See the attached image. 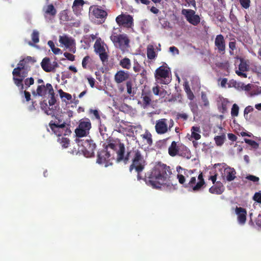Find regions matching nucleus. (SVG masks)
Wrapping results in <instances>:
<instances>
[{
    "instance_id": "nucleus-1",
    "label": "nucleus",
    "mask_w": 261,
    "mask_h": 261,
    "mask_svg": "<svg viewBox=\"0 0 261 261\" xmlns=\"http://www.w3.org/2000/svg\"><path fill=\"white\" fill-rule=\"evenodd\" d=\"M172 174L171 169L169 166L159 162L147 173L145 180L148 185L154 189H160L162 186L174 189L170 182Z\"/></svg>"
},
{
    "instance_id": "nucleus-2",
    "label": "nucleus",
    "mask_w": 261,
    "mask_h": 261,
    "mask_svg": "<svg viewBox=\"0 0 261 261\" xmlns=\"http://www.w3.org/2000/svg\"><path fill=\"white\" fill-rule=\"evenodd\" d=\"M129 157L132 159V162L129 168V171L132 172L133 169H135L137 173V179L138 180L143 179V176L141 172L144 169L146 163L141 150L138 148H133L127 153L124 159L125 163L127 162Z\"/></svg>"
},
{
    "instance_id": "nucleus-3",
    "label": "nucleus",
    "mask_w": 261,
    "mask_h": 261,
    "mask_svg": "<svg viewBox=\"0 0 261 261\" xmlns=\"http://www.w3.org/2000/svg\"><path fill=\"white\" fill-rule=\"evenodd\" d=\"M110 38L114 46L123 52L129 47L130 40L126 34H121L120 27L113 28Z\"/></svg>"
},
{
    "instance_id": "nucleus-4",
    "label": "nucleus",
    "mask_w": 261,
    "mask_h": 261,
    "mask_svg": "<svg viewBox=\"0 0 261 261\" xmlns=\"http://www.w3.org/2000/svg\"><path fill=\"white\" fill-rule=\"evenodd\" d=\"M171 71L166 63L158 68L154 73L156 81L162 84L167 85L171 82Z\"/></svg>"
},
{
    "instance_id": "nucleus-5",
    "label": "nucleus",
    "mask_w": 261,
    "mask_h": 261,
    "mask_svg": "<svg viewBox=\"0 0 261 261\" xmlns=\"http://www.w3.org/2000/svg\"><path fill=\"white\" fill-rule=\"evenodd\" d=\"M75 141L79 146L80 150L86 157L88 158L94 155L96 145L93 140L76 138Z\"/></svg>"
},
{
    "instance_id": "nucleus-6",
    "label": "nucleus",
    "mask_w": 261,
    "mask_h": 261,
    "mask_svg": "<svg viewBox=\"0 0 261 261\" xmlns=\"http://www.w3.org/2000/svg\"><path fill=\"white\" fill-rule=\"evenodd\" d=\"M91 127V122L89 118L81 119L79 120L78 126L74 130L76 137L80 138L87 136L89 134Z\"/></svg>"
},
{
    "instance_id": "nucleus-7",
    "label": "nucleus",
    "mask_w": 261,
    "mask_h": 261,
    "mask_svg": "<svg viewBox=\"0 0 261 261\" xmlns=\"http://www.w3.org/2000/svg\"><path fill=\"white\" fill-rule=\"evenodd\" d=\"M49 126L52 132L58 137L67 136L71 133L70 129L66 125L65 122L59 124L51 120L49 123Z\"/></svg>"
},
{
    "instance_id": "nucleus-8",
    "label": "nucleus",
    "mask_w": 261,
    "mask_h": 261,
    "mask_svg": "<svg viewBox=\"0 0 261 261\" xmlns=\"http://www.w3.org/2000/svg\"><path fill=\"white\" fill-rule=\"evenodd\" d=\"M181 14L184 15L186 20L193 25H197L200 22V18L195 11L192 9H182Z\"/></svg>"
},
{
    "instance_id": "nucleus-9",
    "label": "nucleus",
    "mask_w": 261,
    "mask_h": 261,
    "mask_svg": "<svg viewBox=\"0 0 261 261\" xmlns=\"http://www.w3.org/2000/svg\"><path fill=\"white\" fill-rule=\"evenodd\" d=\"M13 81L14 84L18 88L19 92L22 94L24 86L23 84V80L27 76V72L22 71V72H17V71H12Z\"/></svg>"
},
{
    "instance_id": "nucleus-10",
    "label": "nucleus",
    "mask_w": 261,
    "mask_h": 261,
    "mask_svg": "<svg viewBox=\"0 0 261 261\" xmlns=\"http://www.w3.org/2000/svg\"><path fill=\"white\" fill-rule=\"evenodd\" d=\"M116 21L119 27L130 28L133 25V18L130 15H119L116 17Z\"/></svg>"
},
{
    "instance_id": "nucleus-11",
    "label": "nucleus",
    "mask_w": 261,
    "mask_h": 261,
    "mask_svg": "<svg viewBox=\"0 0 261 261\" xmlns=\"http://www.w3.org/2000/svg\"><path fill=\"white\" fill-rule=\"evenodd\" d=\"M89 12L91 16L96 18L100 19L102 21L101 22H103L105 21L108 15V13L106 11L95 6H91L90 7Z\"/></svg>"
},
{
    "instance_id": "nucleus-12",
    "label": "nucleus",
    "mask_w": 261,
    "mask_h": 261,
    "mask_svg": "<svg viewBox=\"0 0 261 261\" xmlns=\"http://www.w3.org/2000/svg\"><path fill=\"white\" fill-rule=\"evenodd\" d=\"M95 53L99 55L101 61L103 63L107 61L108 55L106 51L104 46L101 44L100 41L97 40L94 45Z\"/></svg>"
},
{
    "instance_id": "nucleus-13",
    "label": "nucleus",
    "mask_w": 261,
    "mask_h": 261,
    "mask_svg": "<svg viewBox=\"0 0 261 261\" xmlns=\"http://www.w3.org/2000/svg\"><path fill=\"white\" fill-rule=\"evenodd\" d=\"M59 42L61 44H63L66 48H69L70 51L75 53L76 49L74 39L66 35L60 36L59 37Z\"/></svg>"
},
{
    "instance_id": "nucleus-14",
    "label": "nucleus",
    "mask_w": 261,
    "mask_h": 261,
    "mask_svg": "<svg viewBox=\"0 0 261 261\" xmlns=\"http://www.w3.org/2000/svg\"><path fill=\"white\" fill-rule=\"evenodd\" d=\"M155 129L158 134H164L168 131V120L162 118L156 121Z\"/></svg>"
},
{
    "instance_id": "nucleus-15",
    "label": "nucleus",
    "mask_w": 261,
    "mask_h": 261,
    "mask_svg": "<svg viewBox=\"0 0 261 261\" xmlns=\"http://www.w3.org/2000/svg\"><path fill=\"white\" fill-rule=\"evenodd\" d=\"M111 156L110 153L105 149L98 153L97 163L99 164H105L106 167L109 165V158Z\"/></svg>"
},
{
    "instance_id": "nucleus-16",
    "label": "nucleus",
    "mask_w": 261,
    "mask_h": 261,
    "mask_svg": "<svg viewBox=\"0 0 261 261\" xmlns=\"http://www.w3.org/2000/svg\"><path fill=\"white\" fill-rule=\"evenodd\" d=\"M47 91H48V93H54L53 86L49 83L46 84L45 86L44 85H39L36 90V94H35V91H33L32 93L34 95L36 94L40 96H43L46 94Z\"/></svg>"
},
{
    "instance_id": "nucleus-17",
    "label": "nucleus",
    "mask_w": 261,
    "mask_h": 261,
    "mask_svg": "<svg viewBox=\"0 0 261 261\" xmlns=\"http://www.w3.org/2000/svg\"><path fill=\"white\" fill-rule=\"evenodd\" d=\"M215 45L218 49V53L221 54H224L225 52V41L224 36L221 35L216 36L215 40Z\"/></svg>"
},
{
    "instance_id": "nucleus-18",
    "label": "nucleus",
    "mask_w": 261,
    "mask_h": 261,
    "mask_svg": "<svg viewBox=\"0 0 261 261\" xmlns=\"http://www.w3.org/2000/svg\"><path fill=\"white\" fill-rule=\"evenodd\" d=\"M236 213L238 216V221L241 224H244L246 221L247 211L241 207H236Z\"/></svg>"
},
{
    "instance_id": "nucleus-19",
    "label": "nucleus",
    "mask_w": 261,
    "mask_h": 261,
    "mask_svg": "<svg viewBox=\"0 0 261 261\" xmlns=\"http://www.w3.org/2000/svg\"><path fill=\"white\" fill-rule=\"evenodd\" d=\"M107 144L105 148V150H108V148H110L114 151H116L117 146H118L121 142L119 139L110 137L107 140Z\"/></svg>"
},
{
    "instance_id": "nucleus-20",
    "label": "nucleus",
    "mask_w": 261,
    "mask_h": 261,
    "mask_svg": "<svg viewBox=\"0 0 261 261\" xmlns=\"http://www.w3.org/2000/svg\"><path fill=\"white\" fill-rule=\"evenodd\" d=\"M129 77V74L127 71L119 70L115 75V81L117 83H121L126 81Z\"/></svg>"
},
{
    "instance_id": "nucleus-21",
    "label": "nucleus",
    "mask_w": 261,
    "mask_h": 261,
    "mask_svg": "<svg viewBox=\"0 0 261 261\" xmlns=\"http://www.w3.org/2000/svg\"><path fill=\"white\" fill-rule=\"evenodd\" d=\"M224 178L228 181H232L236 177V170L233 168L229 167L224 169Z\"/></svg>"
},
{
    "instance_id": "nucleus-22",
    "label": "nucleus",
    "mask_w": 261,
    "mask_h": 261,
    "mask_svg": "<svg viewBox=\"0 0 261 261\" xmlns=\"http://www.w3.org/2000/svg\"><path fill=\"white\" fill-rule=\"evenodd\" d=\"M224 186L220 181L216 182V184L209 189V192L211 194L220 195L224 191Z\"/></svg>"
},
{
    "instance_id": "nucleus-23",
    "label": "nucleus",
    "mask_w": 261,
    "mask_h": 261,
    "mask_svg": "<svg viewBox=\"0 0 261 261\" xmlns=\"http://www.w3.org/2000/svg\"><path fill=\"white\" fill-rule=\"evenodd\" d=\"M193 173V171L192 170H184V172L182 174H178L177 175V178L178 180V182L181 185H184L186 182V178L189 177Z\"/></svg>"
},
{
    "instance_id": "nucleus-24",
    "label": "nucleus",
    "mask_w": 261,
    "mask_h": 261,
    "mask_svg": "<svg viewBox=\"0 0 261 261\" xmlns=\"http://www.w3.org/2000/svg\"><path fill=\"white\" fill-rule=\"evenodd\" d=\"M179 147L175 141H173L168 148L169 154L171 156H176L179 151Z\"/></svg>"
},
{
    "instance_id": "nucleus-25",
    "label": "nucleus",
    "mask_w": 261,
    "mask_h": 261,
    "mask_svg": "<svg viewBox=\"0 0 261 261\" xmlns=\"http://www.w3.org/2000/svg\"><path fill=\"white\" fill-rule=\"evenodd\" d=\"M191 138L195 139V140H198L201 138V135L200 133L201 132L200 128L199 126H193L191 127Z\"/></svg>"
},
{
    "instance_id": "nucleus-26",
    "label": "nucleus",
    "mask_w": 261,
    "mask_h": 261,
    "mask_svg": "<svg viewBox=\"0 0 261 261\" xmlns=\"http://www.w3.org/2000/svg\"><path fill=\"white\" fill-rule=\"evenodd\" d=\"M141 98L142 99L143 104L144 107L148 106L151 101V95L150 92H143Z\"/></svg>"
},
{
    "instance_id": "nucleus-27",
    "label": "nucleus",
    "mask_w": 261,
    "mask_h": 261,
    "mask_svg": "<svg viewBox=\"0 0 261 261\" xmlns=\"http://www.w3.org/2000/svg\"><path fill=\"white\" fill-rule=\"evenodd\" d=\"M41 66L42 68L44 70L45 72H51V69L50 68V66H51V63L50 62V59L48 57L44 58L41 63Z\"/></svg>"
},
{
    "instance_id": "nucleus-28",
    "label": "nucleus",
    "mask_w": 261,
    "mask_h": 261,
    "mask_svg": "<svg viewBox=\"0 0 261 261\" xmlns=\"http://www.w3.org/2000/svg\"><path fill=\"white\" fill-rule=\"evenodd\" d=\"M85 2L84 0H74L72 6L73 11L77 14L82 8Z\"/></svg>"
},
{
    "instance_id": "nucleus-29",
    "label": "nucleus",
    "mask_w": 261,
    "mask_h": 261,
    "mask_svg": "<svg viewBox=\"0 0 261 261\" xmlns=\"http://www.w3.org/2000/svg\"><path fill=\"white\" fill-rule=\"evenodd\" d=\"M118 147L119 149L116 152L117 154V160L119 162L122 160L124 161L125 157H124L125 147L124 144L121 143L118 146Z\"/></svg>"
},
{
    "instance_id": "nucleus-30",
    "label": "nucleus",
    "mask_w": 261,
    "mask_h": 261,
    "mask_svg": "<svg viewBox=\"0 0 261 261\" xmlns=\"http://www.w3.org/2000/svg\"><path fill=\"white\" fill-rule=\"evenodd\" d=\"M152 90L155 95H158L161 98H164L167 94V91L163 88L161 89L158 85L153 87Z\"/></svg>"
},
{
    "instance_id": "nucleus-31",
    "label": "nucleus",
    "mask_w": 261,
    "mask_h": 261,
    "mask_svg": "<svg viewBox=\"0 0 261 261\" xmlns=\"http://www.w3.org/2000/svg\"><path fill=\"white\" fill-rule=\"evenodd\" d=\"M198 179H199V181L193 187L194 191H199L201 188V187L205 184V181L203 178L202 173H200L199 174L198 176Z\"/></svg>"
},
{
    "instance_id": "nucleus-32",
    "label": "nucleus",
    "mask_w": 261,
    "mask_h": 261,
    "mask_svg": "<svg viewBox=\"0 0 261 261\" xmlns=\"http://www.w3.org/2000/svg\"><path fill=\"white\" fill-rule=\"evenodd\" d=\"M147 56L149 59H154L156 57L153 45L149 44L147 47Z\"/></svg>"
},
{
    "instance_id": "nucleus-33",
    "label": "nucleus",
    "mask_w": 261,
    "mask_h": 261,
    "mask_svg": "<svg viewBox=\"0 0 261 261\" xmlns=\"http://www.w3.org/2000/svg\"><path fill=\"white\" fill-rule=\"evenodd\" d=\"M184 88L187 93L188 98L191 100H193L195 96L187 82L184 83Z\"/></svg>"
},
{
    "instance_id": "nucleus-34",
    "label": "nucleus",
    "mask_w": 261,
    "mask_h": 261,
    "mask_svg": "<svg viewBox=\"0 0 261 261\" xmlns=\"http://www.w3.org/2000/svg\"><path fill=\"white\" fill-rule=\"evenodd\" d=\"M120 65L123 68L126 69H129L131 67V62L129 59L125 57L121 59L120 61Z\"/></svg>"
},
{
    "instance_id": "nucleus-35",
    "label": "nucleus",
    "mask_w": 261,
    "mask_h": 261,
    "mask_svg": "<svg viewBox=\"0 0 261 261\" xmlns=\"http://www.w3.org/2000/svg\"><path fill=\"white\" fill-rule=\"evenodd\" d=\"M229 101L226 99L222 98L221 99V105L219 107L220 111L222 113H225L227 109V105Z\"/></svg>"
},
{
    "instance_id": "nucleus-36",
    "label": "nucleus",
    "mask_w": 261,
    "mask_h": 261,
    "mask_svg": "<svg viewBox=\"0 0 261 261\" xmlns=\"http://www.w3.org/2000/svg\"><path fill=\"white\" fill-rule=\"evenodd\" d=\"M89 114L91 116V118L92 119H95L97 120L100 123H101L100 116L97 110H93L90 109L89 110Z\"/></svg>"
},
{
    "instance_id": "nucleus-37",
    "label": "nucleus",
    "mask_w": 261,
    "mask_h": 261,
    "mask_svg": "<svg viewBox=\"0 0 261 261\" xmlns=\"http://www.w3.org/2000/svg\"><path fill=\"white\" fill-rule=\"evenodd\" d=\"M47 44L50 47L52 51L54 53V54L58 55L60 54H62L61 50L59 48L55 47L54 43L53 41H48L47 42Z\"/></svg>"
},
{
    "instance_id": "nucleus-38",
    "label": "nucleus",
    "mask_w": 261,
    "mask_h": 261,
    "mask_svg": "<svg viewBox=\"0 0 261 261\" xmlns=\"http://www.w3.org/2000/svg\"><path fill=\"white\" fill-rule=\"evenodd\" d=\"M225 140V136L224 134L221 136H215L214 138L216 144L219 146H221L223 144Z\"/></svg>"
},
{
    "instance_id": "nucleus-39",
    "label": "nucleus",
    "mask_w": 261,
    "mask_h": 261,
    "mask_svg": "<svg viewBox=\"0 0 261 261\" xmlns=\"http://www.w3.org/2000/svg\"><path fill=\"white\" fill-rule=\"evenodd\" d=\"M45 13L51 16H55L57 13V11L53 4L48 5L45 11Z\"/></svg>"
},
{
    "instance_id": "nucleus-40",
    "label": "nucleus",
    "mask_w": 261,
    "mask_h": 261,
    "mask_svg": "<svg viewBox=\"0 0 261 261\" xmlns=\"http://www.w3.org/2000/svg\"><path fill=\"white\" fill-rule=\"evenodd\" d=\"M196 177H192L189 181L188 183L185 184L184 185V187L186 188H192V190H193V187L196 185Z\"/></svg>"
},
{
    "instance_id": "nucleus-41",
    "label": "nucleus",
    "mask_w": 261,
    "mask_h": 261,
    "mask_svg": "<svg viewBox=\"0 0 261 261\" xmlns=\"http://www.w3.org/2000/svg\"><path fill=\"white\" fill-rule=\"evenodd\" d=\"M239 70L245 72L249 70V65L246 63L245 61L243 60H241V62L239 65Z\"/></svg>"
},
{
    "instance_id": "nucleus-42",
    "label": "nucleus",
    "mask_w": 261,
    "mask_h": 261,
    "mask_svg": "<svg viewBox=\"0 0 261 261\" xmlns=\"http://www.w3.org/2000/svg\"><path fill=\"white\" fill-rule=\"evenodd\" d=\"M91 59L90 56H85L82 62V67L84 69H87L88 67V64L90 63L91 62Z\"/></svg>"
},
{
    "instance_id": "nucleus-43",
    "label": "nucleus",
    "mask_w": 261,
    "mask_h": 261,
    "mask_svg": "<svg viewBox=\"0 0 261 261\" xmlns=\"http://www.w3.org/2000/svg\"><path fill=\"white\" fill-rule=\"evenodd\" d=\"M143 139L146 140L147 144L151 145L152 144V135L151 134L146 132L144 134L142 135Z\"/></svg>"
},
{
    "instance_id": "nucleus-44",
    "label": "nucleus",
    "mask_w": 261,
    "mask_h": 261,
    "mask_svg": "<svg viewBox=\"0 0 261 261\" xmlns=\"http://www.w3.org/2000/svg\"><path fill=\"white\" fill-rule=\"evenodd\" d=\"M244 141L254 149H257L259 147V144L254 140L245 138L244 139Z\"/></svg>"
},
{
    "instance_id": "nucleus-45",
    "label": "nucleus",
    "mask_w": 261,
    "mask_h": 261,
    "mask_svg": "<svg viewBox=\"0 0 261 261\" xmlns=\"http://www.w3.org/2000/svg\"><path fill=\"white\" fill-rule=\"evenodd\" d=\"M31 38L33 42L34 43H37L39 41V34L37 30H34L32 35Z\"/></svg>"
},
{
    "instance_id": "nucleus-46",
    "label": "nucleus",
    "mask_w": 261,
    "mask_h": 261,
    "mask_svg": "<svg viewBox=\"0 0 261 261\" xmlns=\"http://www.w3.org/2000/svg\"><path fill=\"white\" fill-rule=\"evenodd\" d=\"M59 93L60 97L62 98H65V99H66L67 100H71L72 98V96H71V94L64 92L62 89H60L59 90Z\"/></svg>"
},
{
    "instance_id": "nucleus-47",
    "label": "nucleus",
    "mask_w": 261,
    "mask_h": 261,
    "mask_svg": "<svg viewBox=\"0 0 261 261\" xmlns=\"http://www.w3.org/2000/svg\"><path fill=\"white\" fill-rule=\"evenodd\" d=\"M239 108L238 106L234 103L232 105L231 110V115L232 117L238 116L239 114Z\"/></svg>"
},
{
    "instance_id": "nucleus-48",
    "label": "nucleus",
    "mask_w": 261,
    "mask_h": 261,
    "mask_svg": "<svg viewBox=\"0 0 261 261\" xmlns=\"http://www.w3.org/2000/svg\"><path fill=\"white\" fill-rule=\"evenodd\" d=\"M239 2L242 7L244 9H247L250 6V0H239Z\"/></svg>"
},
{
    "instance_id": "nucleus-49",
    "label": "nucleus",
    "mask_w": 261,
    "mask_h": 261,
    "mask_svg": "<svg viewBox=\"0 0 261 261\" xmlns=\"http://www.w3.org/2000/svg\"><path fill=\"white\" fill-rule=\"evenodd\" d=\"M23 81L25 89H28L29 87H30V86L33 85L34 83V80L32 77L27 78Z\"/></svg>"
},
{
    "instance_id": "nucleus-50",
    "label": "nucleus",
    "mask_w": 261,
    "mask_h": 261,
    "mask_svg": "<svg viewBox=\"0 0 261 261\" xmlns=\"http://www.w3.org/2000/svg\"><path fill=\"white\" fill-rule=\"evenodd\" d=\"M126 89H127V93L129 95H134V93L132 90L133 83L131 81H127L126 83Z\"/></svg>"
},
{
    "instance_id": "nucleus-51",
    "label": "nucleus",
    "mask_w": 261,
    "mask_h": 261,
    "mask_svg": "<svg viewBox=\"0 0 261 261\" xmlns=\"http://www.w3.org/2000/svg\"><path fill=\"white\" fill-rule=\"evenodd\" d=\"M233 40V41H230L229 42V47L230 49L229 53L230 55H233V50L236 49V42L234 39Z\"/></svg>"
},
{
    "instance_id": "nucleus-52",
    "label": "nucleus",
    "mask_w": 261,
    "mask_h": 261,
    "mask_svg": "<svg viewBox=\"0 0 261 261\" xmlns=\"http://www.w3.org/2000/svg\"><path fill=\"white\" fill-rule=\"evenodd\" d=\"M23 61H22V60H21L17 64V67L15 68L13 71H17V72H22L23 71L22 70H23L24 69V67L23 66V65H22V62H23Z\"/></svg>"
},
{
    "instance_id": "nucleus-53",
    "label": "nucleus",
    "mask_w": 261,
    "mask_h": 261,
    "mask_svg": "<svg viewBox=\"0 0 261 261\" xmlns=\"http://www.w3.org/2000/svg\"><path fill=\"white\" fill-rule=\"evenodd\" d=\"M201 99L204 106L206 107L209 105V101L207 98L206 95L203 92H202L201 93Z\"/></svg>"
},
{
    "instance_id": "nucleus-54",
    "label": "nucleus",
    "mask_w": 261,
    "mask_h": 261,
    "mask_svg": "<svg viewBox=\"0 0 261 261\" xmlns=\"http://www.w3.org/2000/svg\"><path fill=\"white\" fill-rule=\"evenodd\" d=\"M22 60L23 61V62H25L27 65L29 63L34 64L36 62L34 58L30 56H28L26 58L22 59Z\"/></svg>"
},
{
    "instance_id": "nucleus-55",
    "label": "nucleus",
    "mask_w": 261,
    "mask_h": 261,
    "mask_svg": "<svg viewBox=\"0 0 261 261\" xmlns=\"http://www.w3.org/2000/svg\"><path fill=\"white\" fill-rule=\"evenodd\" d=\"M253 199L258 203H261V192H256L254 194Z\"/></svg>"
},
{
    "instance_id": "nucleus-56",
    "label": "nucleus",
    "mask_w": 261,
    "mask_h": 261,
    "mask_svg": "<svg viewBox=\"0 0 261 261\" xmlns=\"http://www.w3.org/2000/svg\"><path fill=\"white\" fill-rule=\"evenodd\" d=\"M61 143L63 147L67 148L69 144V140L67 138L62 137Z\"/></svg>"
},
{
    "instance_id": "nucleus-57",
    "label": "nucleus",
    "mask_w": 261,
    "mask_h": 261,
    "mask_svg": "<svg viewBox=\"0 0 261 261\" xmlns=\"http://www.w3.org/2000/svg\"><path fill=\"white\" fill-rule=\"evenodd\" d=\"M64 56L66 59H67L68 60H69L70 61H73L75 60V56L73 55H72L69 53H67V52L64 53Z\"/></svg>"
},
{
    "instance_id": "nucleus-58",
    "label": "nucleus",
    "mask_w": 261,
    "mask_h": 261,
    "mask_svg": "<svg viewBox=\"0 0 261 261\" xmlns=\"http://www.w3.org/2000/svg\"><path fill=\"white\" fill-rule=\"evenodd\" d=\"M50 95V98L48 100V103L50 106H53L55 104L56 102V100L55 97V93H49Z\"/></svg>"
},
{
    "instance_id": "nucleus-59",
    "label": "nucleus",
    "mask_w": 261,
    "mask_h": 261,
    "mask_svg": "<svg viewBox=\"0 0 261 261\" xmlns=\"http://www.w3.org/2000/svg\"><path fill=\"white\" fill-rule=\"evenodd\" d=\"M246 178L250 180V181H252L254 182H258L259 181V177L256 176H254V175H247L246 177Z\"/></svg>"
},
{
    "instance_id": "nucleus-60",
    "label": "nucleus",
    "mask_w": 261,
    "mask_h": 261,
    "mask_svg": "<svg viewBox=\"0 0 261 261\" xmlns=\"http://www.w3.org/2000/svg\"><path fill=\"white\" fill-rule=\"evenodd\" d=\"M86 79H87L90 87L91 88H93L95 85V79L90 76H87Z\"/></svg>"
},
{
    "instance_id": "nucleus-61",
    "label": "nucleus",
    "mask_w": 261,
    "mask_h": 261,
    "mask_svg": "<svg viewBox=\"0 0 261 261\" xmlns=\"http://www.w3.org/2000/svg\"><path fill=\"white\" fill-rule=\"evenodd\" d=\"M177 118L182 119L184 120H187L188 118V115L186 113H177Z\"/></svg>"
},
{
    "instance_id": "nucleus-62",
    "label": "nucleus",
    "mask_w": 261,
    "mask_h": 261,
    "mask_svg": "<svg viewBox=\"0 0 261 261\" xmlns=\"http://www.w3.org/2000/svg\"><path fill=\"white\" fill-rule=\"evenodd\" d=\"M169 50L170 52L172 53L173 54H179V50L178 48L175 46H171L169 48Z\"/></svg>"
},
{
    "instance_id": "nucleus-63",
    "label": "nucleus",
    "mask_w": 261,
    "mask_h": 261,
    "mask_svg": "<svg viewBox=\"0 0 261 261\" xmlns=\"http://www.w3.org/2000/svg\"><path fill=\"white\" fill-rule=\"evenodd\" d=\"M22 93L24 94L27 101H29L31 100V94L29 92L25 90L24 91H23Z\"/></svg>"
},
{
    "instance_id": "nucleus-64",
    "label": "nucleus",
    "mask_w": 261,
    "mask_h": 261,
    "mask_svg": "<svg viewBox=\"0 0 261 261\" xmlns=\"http://www.w3.org/2000/svg\"><path fill=\"white\" fill-rule=\"evenodd\" d=\"M253 111V108L251 106H247L244 110V115L248 114V113L252 112Z\"/></svg>"
}]
</instances>
